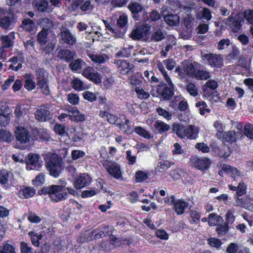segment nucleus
Returning a JSON list of instances; mask_svg holds the SVG:
<instances>
[{"instance_id": "nucleus-33", "label": "nucleus", "mask_w": 253, "mask_h": 253, "mask_svg": "<svg viewBox=\"0 0 253 253\" xmlns=\"http://www.w3.org/2000/svg\"><path fill=\"white\" fill-rule=\"evenodd\" d=\"M13 139L14 136L9 131L3 128L0 129V142L10 143Z\"/></svg>"}, {"instance_id": "nucleus-35", "label": "nucleus", "mask_w": 253, "mask_h": 253, "mask_svg": "<svg viewBox=\"0 0 253 253\" xmlns=\"http://www.w3.org/2000/svg\"><path fill=\"white\" fill-rule=\"evenodd\" d=\"M22 27L28 32H31L34 30L35 25L34 21L29 18H24L22 21Z\"/></svg>"}, {"instance_id": "nucleus-52", "label": "nucleus", "mask_w": 253, "mask_h": 253, "mask_svg": "<svg viewBox=\"0 0 253 253\" xmlns=\"http://www.w3.org/2000/svg\"><path fill=\"white\" fill-rule=\"evenodd\" d=\"M36 79L38 80L42 79H48V74L43 68H38L35 70Z\"/></svg>"}, {"instance_id": "nucleus-24", "label": "nucleus", "mask_w": 253, "mask_h": 253, "mask_svg": "<svg viewBox=\"0 0 253 253\" xmlns=\"http://www.w3.org/2000/svg\"><path fill=\"white\" fill-rule=\"evenodd\" d=\"M38 88L40 89L41 92L45 96L50 94L49 86V79L47 78L42 79L37 81Z\"/></svg>"}, {"instance_id": "nucleus-42", "label": "nucleus", "mask_w": 253, "mask_h": 253, "mask_svg": "<svg viewBox=\"0 0 253 253\" xmlns=\"http://www.w3.org/2000/svg\"><path fill=\"white\" fill-rule=\"evenodd\" d=\"M229 225L224 222L222 223H218L217 224L215 231L218 236H222L225 235L229 230Z\"/></svg>"}, {"instance_id": "nucleus-14", "label": "nucleus", "mask_w": 253, "mask_h": 253, "mask_svg": "<svg viewBox=\"0 0 253 253\" xmlns=\"http://www.w3.org/2000/svg\"><path fill=\"white\" fill-rule=\"evenodd\" d=\"M150 30V26L148 24L143 23L133 30L130 37L133 40H139L148 35Z\"/></svg>"}, {"instance_id": "nucleus-53", "label": "nucleus", "mask_w": 253, "mask_h": 253, "mask_svg": "<svg viewBox=\"0 0 253 253\" xmlns=\"http://www.w3.org/2000/svg\"><path fill=\"white\" fill-rule=\"evenodd\" d=\"M69 118L72 121L82 122L85 120V116L81 114L79 111V113L73 115H69Z\"/></svg>"}, {"instance_id": "nucleus-62", "label": "nucleus", "mask_w": 253, "mask_h": 253, "mask_svg": "<svg viewBox=\"0 0 253 253\" xmlns=\"http://www.w3.org/2000/svg\"><path fill=\"white\" fill-rule=\"evenodd\" d=\"M44 181V174L42 173H40L36 176L32 182L34 185L39 186L42 184Z\"/></svg>"}, {"instance_id": "nucleus-10", "label": "nucleus", "mask_w": 253, "mask_h": 253, "mask_svg": "<svg viewBox=\"0 0 253 253\" xmlns=\"http://www.w3.org/2000/svg\"><path fill=\"white\" fill-rule=\"evenodd\" d=\"M210 146L212 153L220 158H227L232 152L230 147L225 144L219 145L216 142H213Z\"/></svg>"}, {"instance_id": "nucleus-55", "label": "nucleus", "mask_w": 253, "mask_h": 253, "mask_svg": "<svg viewBox=\"0 0 253 253\" xmlns=\"http://www.w3.org/2000/svg\"><path fill=\"white\" fill-rule=\"evenodd\" d=\"M222 219V217L217 215L215 213H211L209 215V220L208 221V224L210 226H213L215 225L219 221L220 219Z\"/></svg>"}, {"instance_id": "nucleus-60", "label": "nucleus", "mask_w": 253, "mask_h": 253, "mask_svg": "<svg viewBox=\"0 0 253 253\" xmlns=\"http://www.w3.org/2000/svg\"><path fill=\"white\" fill-rule=\"evenodd\" d=\"M156 111L160 116L163 117L167 120L169 121L171 119L172 116L171 114L165 109L161 107H158L157 108Z\"/></svg>"}, {"instance_id": "nucleus-8", "label": "nucleus", "mask_w": 253, "mask_h": 253, "mask_svg": "<svg viewBox=\"0 0 253 253\" xmlns=\"http://www.w3.org/2000/svg\"><path fill=\"white\" fill-rule=\"evenodd\" d=\"M16 23V16L10 8L6 14L0 16V27L5 30L12 29Z\"/></svg>"}, {"instance_id": "nucleus-37", "label": "nucleus", "mask_w": 253, "mask_h": 253, "mask_svg": "<svg viewBox=\"0 0 253 253\" xmlns=\"http://www.w3.org/2000/svg\"><path fill=\"white\" fill-rule=\"evenodd\" d=\"M53 131L56 134L61 136H69V133L66 131V127L64 124L56 123L54 126Z\"/></svg>"}, {"instance_id": "nucleus-13", "label": "nucleus", "mask_w": 253, "mask_h": 253, "mask_svg": "<svg viewBox=\"0 0 253 253\" xmlns=\"http://www.w3.org/2000/svg\"><path fill=\"white\" fill-rule=\"evenodd\" d=\"M118 66V70L122 75H128L133 73L135 70V66L125 60H118L115 62Z\"/></svg>"}, {"instance_id": "nucleus-30", "label": "nucleus", "mask_w": 253, "mask_h": 253, "mask_svg": "<svg viewBox=\"0 0 253 253\" xmlns=\"http://www.w3.org/2000/svg\"><path fill=\"white\" fill-rule=\"evenodd\" d=\"M6 107L3 109V107L0 109V125L1 126H5L9 123L10 118L9 117V113H8Z\"/></svg>"}, {"instance_id": "nucleus-15", "label": "nucleus", "mask_w": 253, "mask_h": 253, "mask_svg": "<svg viewBox=\"0 0 253 253\" xmlns=\"http://www.w3.org/2000/svg\"><path fill=\"white\" fill-rule=\"evenodd\" d=\"M40 158L39 155L30 153L25 158L26 169H29L30 170H38L42 167V165L39 163Z\"/></svg>"}, {"instance_id": "nucleus-44", "label": "nucleus", "mask_w": 253, "mask_h": 253, "mask_svg": "<svg viewBox=\"0 0 253 253\" xmlns=\"http://www.w3.org/2000/svg\"><path fill=\"white\" fill-rule=\"evenodd\" d=\"M77 7L80 6V9L84 12L87 10H91L93 8V6L91 4L90 0H84L81 4H79L78 2H75Z\"/></svg>"}, {"instance_id": "nucleus-3", "label": "nucleus", "mask_w": 253, "mask_h": 253, "mask_svg": "<svg viewBox=\"0 0 253 253\" xmlns=\"http://www.w3.org/2000/svg\"><path fill=\"white\" fill-rule=\"evenodd\" d=\"M103 22L106 30L115 38L123 37L127 31L128 17L125 13L120 15L117 21V25L114 24V22H108L106 20H103Z\"/></svg>"}, {"instance_id": "nucleus-11", "label": "nucleus", "mask_w": 253, "mask_h": 253, "mask_svg": "<svg viewBox=\"0 0 253 253\" xmlns=\"http://www.w3.org/2000/svg\"><path fill=\"white\" fill-rule=\"evenodd\" d=\"M14 135L16 141L20 144H26L31 141V136L29 131L23 126L16 127Z\"/></svg>"}, {"instance_id": "nucleus-2", "label": "nucleus", "mask_w": 253, "mask_h": 253, "mask_svg": "<svg viewBox=\"0 0 253 253\" xmlns=\"http://www.w3.org/2000/svg\"><path fill=\"white\" fill-rule=\"evenodd\" d=\"M161 81L155 88H152L150 93L152 96L159 98L161 100L168 101L174 95L175 86L171 79Z\"/></svg>"}, {"instance_id": "nucleus-29", "label": "nucleus", "mask_w": 253, "mask_h": 253, "mask_svg": "<svg viewBox=\"0 0 253 253\" xmlns=\"http://www.w3.org/2000/svg\"><path fill=\"white\" fill-rule=\"evenodd\" d=\"M0 248L2 253H17L15 244L9 240L4 241Z\"/></svg>"}, {"instance_id": "nucleus-1", "label": "nucleus", "mask_w": 253, "mask_h": 253, "mask_svg": "<svg viewBox=\"0 0 253 253\" xmlns=\"http://www.w3.org/2000/svg\"><path fill=\"white\" fill-rule=\"evenodd\" d=\"M65 189V185L52 184L43 186L38 193L39 195H48L52 203H56L68 198V194Z\"/></svg>"}, {"instance_id": "nucleus-19", "label": "nucleus", "mask_w": 253, "mask_h": 253, "mask_svg": "<svg viewBox=\"0 0 253 253\" xmlns=\"http://www.w3.org/2000/svg\"><path fill=\"white\" fill-rule=\"evenodd\" d=\"M195 168L201 171L208 169L211 165V160L208 158L195 157L192 160Z\"/></svg>"}, {"instance_id": "nucleus-4", "label": "nucleus", "mask_w": 253, "mask_h": 253, "mask_svg": "<svg viewBox=\"0 0 253 253\" xmlns=\"http://www.w3.org/2000/svg\"><path fill=\"white\" fill-rule=\"evenodd\" d=\"M172 129L178 137L186 138L190 140L196 139L198 137L200 130L199 127L194 125H190L185 126L180 123H176L172 124Z\"/></svg>"}, {"instance_id": "nucleus-17", "label": "nucleus", "mask_w": 253, "mask_h": 253, "mask_svg": "<svg viewBox=\"0 0 253 253\" xmlns=\"http://www.w3.org/2000/svg\"><path fill=\"white\" fill-rule=\"evenodd\" d=\"M217 137L221 140L224 144L228 143L232 144L237 141V134L234 130L228 131H219L216 133Z\"/></svg>"}, {"instance_id": "nucleus-16", "label": "nucleus", "mask_w": 253, "mask_h": 253, "mask_svg": "<svg viewBox=\"0 0 253 253\" xmlns=\"http://www.w3.org/2000/svg\"><path fill=\"white\" fill-rule=\"evenodd\" d=\"M91 181V177L87 173H83L75 179L73 184L74 187L79 190L89 185Z\"/></svg>"}, {"instance_id": "nucleus-18", "label": "nucleus", "mask_w": 253, "mask_h": 253, "mask_svg": "<svg viewBox=\"0 0 253 253\" xmlns=\"http://www.w3.org/2000/svg\"><path fill=\"white\" fill-rule=\"evenodd\" d=\"M35 119L39 122H45L51 119L50 111L44 105H42L35 113Z\"/></svg>"}, {"instance_id": "nucleus-46", "label": "nucleus", "mask_w": 253, "mask_h": 253, "mask_svg": "<svg viewBox=\"0 0 253 253\" xmlns=\"http://www.w3.org/2000/svg\"><path fill=\"white\" fill-rule=\"evenodd\" d=\"M71 84L72 87L77 91H82L85 89L83 86V83L82 81L78 78L74 79L72 82Z\"/></svg>"}, {"instance_id": "nucleus-23", "label": "nucleus", "mask_w": 253, "mask_h": 253, "mask_svg": "<svg viewBox=\"0 0 253 253\" xmlns=\"http://www.w3.org/2000/svg\"><path fill=\"white\" fill-rule=\"evenodd\" d=\"M62 41L66 44L74 45L76 42V37L72 34L70 30L66 29L61 33Z\"/></svg>"}, {"instance_id": "nucleus-22", "label": "nucleus", "mask_w": 253, "mask_h": 253, "mask_svg": "<svg viewBox=\"0 0 253 253\" xmlns=\"http://www.w3.org/2000/svg\"><path fill=\"white\" fill-rule=\"evenodd\" d=\"M76 53L68 49H61L58 52L57 56L61 60L70 63L73 60Z\"/></svg>"}, {"instance_id": "nucleus-21", "label": "nucleus", "mask_w": 253, "mask_h": 253, "mask_svg": "<svg viewBox=\"0 0 253 253\" xmlns=\"http://www.w3.org/2000/svg\"><path fill=\"white\" fill-rule=\"evenodd\" d=\"M170 126L165 122L157 120L154 122L152 130L156 134H163L170 129Z\"/></svg>"}, {"instance_id": "nucleus-49", "label": "nucleus", "mask_w": 253, "mask_h": 253, "mask_svg": "<svg viewBox=\"0 0 253 253\" xmlns=\"http://www.w3.org/2000/svg\"><path fill=\"white\" fill-rule=\"evenodd\" d=\"M135 91L138 96V98L140 99H147L150 97V94L145 91L143 88L141 87H135Z\"/></svg>"}, {"instance_id": "nucleus-25", "label": "nucleus", "mask_w": 253, "mask_h": 253, "mask_svg": "<svg viewBox=\"0 0 253 253\" xmlns=\"http://www.w3.org/2000/svg\"><path fill=\"white\" fill-rule=\"evenodd\" d=\"M188 206V203L182 199H178L173 204L175 211L179 215L184 213L185 209Z\"/></svg>"}, {"instance_id": "nucleus-56", "label": "nucleus", "mask_w": 253, "mask_h": 253, "mask_svg": "<svg viewBox=\"0 0 253 253\" xmlns=\"http://www.w3.org/2000/svg\"><path fill=\"white\" fill-rule=\"evenodd\" d=\"M186 90L191 95L194 97L198 95V89L194 83L191 82L188 84L186 85Z\"/></svg>"}, {"instance_id": "nucleus-27", "label": "nucleus", "mask_w": 253, "mask_h": 253, "mask_svg": "<svg viewBox=\"0 0 253 253\" xmlns=\"http://www.w3.org/2000/svg\"><path fill=\"white\" fill-rule=\"evenodd\" d=\"M35 194L36 190L30 186L25 187L18 192L19 197L22 199H28L33 197Z\"/></svg>"}, {"instance_id": "nucleus-43", "label": "nucleus", "mask_w": 253, "mask_h": 253, "mask_svg": "<svg viewBox=\"0 0 253 253\" xmlns=\"http://www.w3.org/2000/svg\"><path fill=\"white\" fill-rule=\"evenodd\" d=\"M134 131L138 135L145 138L149 139L151 138V133L140 126H136Z\"/></svg>"}, {"instance_id": "nucleus-6", "label": "nucleus", "mask_w": 253, "mask_h": 253, "mask_svg": "<svg viewBox=\"0 0 253 253\" xmlns=\"http://www.w3.org/2000/svg\"><path fill=\"white\" fill-rule=\"evenodd\" d=\"M63 162L60 156L57 154H52L46 162V167L49 174L54 177H58L62 169Z\"/></svg>"}, {"instance_id": "nucleus-5", "label": "nucleus", "mask_w": 253, "mask_h": 253, "mask_svg": "<svg viewBox=\"0 0 253 253\" xmlns=\"http://www.w3.org/2000/svg\"><path fill=\"white\" fill-rule=\"evenodd\" d=\"M100 162L110 175L116 179L123 180V172L120 165L112 161L111 157L107 153H105V157H103V159L100 160Z\"/></svg>"}, {"instance_id": "nucleus-45", "label": "nucleus", "mask_w": 253, "mask_h": 253, "mask_svg": "<svg viewBox=\"0 0 253 253\" xmlns=\"http://www.w3.org/2000/svg\"><path fill=\"white\" fill-rule=\"evenodd\" d=\"M69 67L72 71H77L82 68L83 61L81 59H77L75 61H72L70 62Z\"/></svg>"}, {"instance_id": "nucleus-34", "label": "nucleus", "mask_w": 253, "mask_h": 253, "mask_svg": "<svg viewBox=\"0 0 253 253\" xmlns=\"http://www.w3.org/2000/svg\"><path fill=\"white\" fill-rule=\"evenodd\" d=\"M164 19L165 22L170 26H177L179 24V17L177 14H168Z\"/></svg>"}, {"instance_id": "nucleus-47", "label": "nucleus", "mask_w": 253, "mask_h": 253, "mask_svg": "<svg viewBox=\"0 0 253 253\" xmlns=\"http://www.w3.org/2000/svg\"><path fill=\"white\" fill-rule=\"evenodd\" d=\"M20 250L21 253H33V249L27 243L22 241L20 243Z\"/></svg>"}, {"instance_id": "nucleus-50", "label": "nucleus", "mask_w": 253, "mask_h": 253, "mask_svg": "<svg viewBox=\"0 0 253 253\" xmlns=\"http://www.w3.org/2000/svg\"><path fill=\"white\" fill-rule=\"evenodd\" d=\"M247 185L244 182H240L238 183L236 195L238 197H241L247 193Z\"/></svg>"}, {"instance_id": "nucleus-20", "label": "nucleus", "mask_w": 253, "mask_h": 253, "mask_svg": "<svg viewBox=\"0 0 253 253\" xmlns=\"http://www.w3.org/2000/svg\"><path fill=\"white\" fill-rule=\"evenodd\" d=\"M203 58L208 61L211 67L220 68L222 65V59L219 55L207 53L203 56Z\"/></svg>"}, {"instance_id": "nucleus-36", "label": "nucleus", "mask_w": 253, "mask_h": 253, "mask_svg": "<svg viewBox=\"0 0 253 253\" xmlns=\"http://www.w3.org/2000/svg\"><path fill=\"white\" fill-rule=\"evenodd\" d=\"M89 57L92 61L97 64L104 63L109 59V57L105 54L100 55L90 54Z\"/></svg>"}, {"instance_id": "nucleus-38", "label": "nucleus", "mask_w": 253, "mask_h": 253, "mask_svg": "<svg viewBox=\"0 0 253 253\" xmlns=\"http://www.w3.org/2000/svg\"><path fill=\"white\" fill-rule=\"evenodd\" d=\"M194 77L199 80H207L211 78V75L209 72L200 70V68H199L197 69Z\"/></svg>"}, {"instance_id": "nucleus-39", "label": "nucleus", "mask_w": 253, "mask_h": 253, "mask_svg": "<svg viewBox=\"0 0 253 253\" xmlns=\"http://www.w3.org/2000/svg\"><path fill=\"white\" fill-rule=\"evenodd\" d=\"M18 57L17 56H13L11 57L8 62H11L12 64L9 66V69H11L14 71H18L22 67V61L20 63H19L16 66H14V65L16 64L18 62Z\"/></svg>"}, {"instance_id": "nucleus-12", "label": "nucleus", "mask_w": 253, "mask_h": 253, "mask_svg": "<svg viewBox=\"0 0 253 253\" xmlns=\"http://www.w3.org/2000/svg\"><path fill=\"white\" fill-rule=\"evenodd\" d=\"M201 68L200 63L194 61L193 62L188 61H185L183 64V68L177 67L176 71L180 75L183 71L184 73L187 75L191 77H194L197 69Z\"/></svg>"}, {"instance_id": "nucleus-57", "label": "nucleus", "mask_w": 253, "mask_h": 253, "mask_svg": "<svg viewBox=\"0 0 253 253\" xmlns=\"http://www.w3.org/2000/svg\"><path fill=\"white\" fill-rule=\"evenodd\" d=\"M135 177L137 182H142L146 180L148 177L147 174L142 170L137 171Z\"/></svg>"}, {"instance_id": "nucleus-64", "label": "nucleus", "mask_w": 253, "mask_h": 253, "mask_svg": "<svg viewBox=\"0 0 253 253\" xmlns=\"http://www.w3.org/2000/svg\"><path fill=\"white\" fill-rule=\"evenodd\" d=\"M244 17L249 24H253V10L245 11Z\"/></svg>"}, {"instance_id": "nucleus-26", "label": "nucleus", "mask_w": 253, "mask_h": 253, "mask_svg": "<svg viewBox=\"0 0 253 253\" xmlns=\"http://www.w3.org/2000/svg\"><path fill=\"white\" fill-rule=\"evenodd\" d=\"M147 13V15H144V19L142 20V22L148 24L150 27L152 22L159 20L161 18L159 13L156 10L152 11L149 15Z\"/></svg>"}, {"instance_id": "nucleus-7", "label": "nucleus", "mask_w": 253, "mask_h": 253, "mask_svg": "<svg viewBox=\"0 0 253 253\" xmlns=\"http://www.w3.org/2000/svg\"><path fill=\"white\" fill-rule=\"evenodd\" d=\"M127 8L130 11L131 17L135 21L142 22L144 19V15L147 14L143 5L137 1H130Z\"/></svg>"}, {"instance_id": "nucleus-31", "label": "nucleus", "mask_w": 253, "mask_h": 253, "mask_svg": "<svg viewBox=\"0 0 253 253\" xmlns=\"http://www.w3.org/2000/svg\"><path fill=\"white\" fill-rule=\"evenodd\" d=\"M28 236L30 237L32 245L36 247H39L40 245V240L43 238V235L31 231L28 233Z\"/></svg>"}, {"instance_id": "nucleus-32", "label": "nucleus", "mask_w": 253, "mask_h": 253, "mask_svg": "<svg viewBox=\"0 0 253 253\" xmlns=\"http://www.w3.org/2000/svg\"><path fill=\"white\" fill-rule=\"evenodd\" d=\"M12 37L14 38V32L10 33L8 35L1 37V42L2 48H8L13 46V42L11 38Z\"/></svg>"}, {"instance_id": "nucleus-28", "label": "nucleus", "mask_w": 253, "mask_h": 253, "mask_svg": "<svg viewBox=\"0 0 253 253\" xmlns=\"http://www.w3.org/2000/svg\"><path fill=\"white\" fill-rule=\"evenodd\" d=\"M144 76L148 79V82L150 84V86L152 88H155L158 84H160V80L159 78L155 76V73L153 71L149 72L146 71L144 72Z\"/></svg>"}, {"instance_id": "nucleus-9", "label": "nucleus", "mask_w": 253, "mask_h": 253, "mask_svg": "<svg viewBox=\"0 0 253 253\" xmlns=\"http://www.w3.org/2000/svg\"><path fill=\"white\" fill-rule=\"evenodd\" d=\"M244 19L239 14L230 15L226 19L225 24L232 32L237 33L242 28Z\"/></svg>"}, {"instance_id": "nucleus-40", "label": "nucleus", "mask_w": 253, "mask_h": 253, "mask_svg": "<svg viewBox=\"0 0 253 253\" xmlns=\"http://www.w3.org/2000/svg\"><path fill=\"white\" fill-rule=\"evenodd\" d=\"M10 173V171L6 169L0 170V184L1 185L5 186L8 184Z\"/></svg>"}, {"instance_id": "nucleus-61", "label": "nucleus", "mask_w": 253, "mask_h": 253, "mask_svg": "<svg viewBox=\"0 0 253 253\" xmlns=\"http://www.w3.org/2000/svg\"><path fill=\"white\" fill-rule=\"evenodd\" d=\"M102 77L101 74L97 72H93L88 80L95 84H99L101 82Z\"/></svg>"}, {"instance_id": "nucleus-54", "label": "nucleus", "mask_w": 253, "mask_h": 253, "mask_svg": "<svg viewBox=\"0 0 253 253\" xmlns=\"http://www.w3.org/2000/svg\"><path fill=\"white\" fill-rule=\"evenodd\" d=\"M84 98L90 102H93L97 100L96 94L89 91H85L83 93Z\"/></svg>"}, {"instance_id": "nucleus-48", "label": "nucleus", "mask_w": 253, "mask_h": 253, "mask_svg": "<svg viewBox=\"0 0 253 253\" xmlns=\"http://www.w3.org/2000/svg\"><path fill=\"white\" fill-rule=\"evenodd\" d=\"M67 101L72 105H78L80 101L79 95L76 93H71L68 94Z\"/></svg>"}, {"instance_id": "nucleus-63", "label": "nucleus", "mask_w": 253, "mask_h": 253, "mask_svg": "<svg viewBox=\"0 0 253 253\" xmlns=\"http://www.w3.org/2000/svg\"><path fill=\"white\" fill-rule=\"evenodd\" d=\"M190 215L193 223L197 224L199 223L201 215L198 211L191 210L190 212Z\"/></svg>"}, {"instance_id": "nucleus-51", "label": "nucleus", "mask_w": 253, "mask_h": 253, "mask_svg": "<svg viewBox=\"0 0 253 253\" xmlns=\"http://www.w3.org/2000/svg\"><path fill=\"white\" fill-rule=\"evenodd\" d=\"M244 133L248 138L253 139V125L251 124L246 125L244 127Z\"/></svg>"}, {"instance_id": "nucleus-59", "label": "nucleus", "mask_w": 253, "mask_h": 253, "mask_svg": "<svg viewBox=\"0 0 253 253\" xmlns=\"http://www.w3.org/2000/svg\"><path fill=\"white\" fill-rule=\"evenodd\" d=\"M165 39V35L163 32L160 30H157L153 33L151 35V39L155 42H159Z\"/></svg>"}, {"instance_id": "nucleus-41", "label": "nucleus", "mask_w": 253, "mask_h": 253, "mask_svg": "<svg viewBox=\"0 0 253 253\" xmlns=\"http://www.w3.org/2000/svg\"><path fill=\"white\" fill-rule=\"evenodd\" d=\"M47 30L43 28L38 34L37 41L41 45H44L47 42Z\"/></svg>"}, {"instance_id": "nucleus-58", "label": "nucleus", "mask_w": 253, "mask_h": 253, "mask_svg": "<svg viewBox=\"0 0 253 253\" xmlns=\"http://www.w3.org/2000/svg\"><path fill=\"white\" fill-rule=\"evenodd\" d=\"M194 19L190 15H188L183 19V25L188 30L192 31L193 29V22Z\"/></svg>"}]
</instances>
